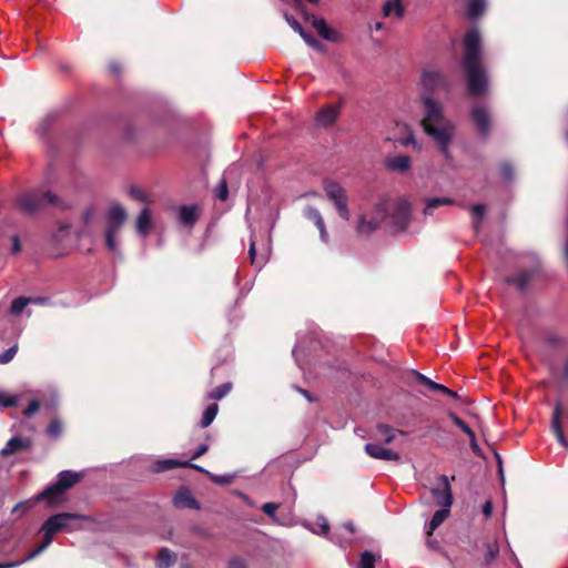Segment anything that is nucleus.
<instances>
[{
  "instance_id": "f257e3e1",
  "label": "nucleus",
  "mask_w": 568,
  "mask_h": 568,
  "mask_svg": "<svg viewBox=\"0 0 568 568\" xmlns=\"http://www.w3.org/2000/svg\"><path fill=\"white\" fill-rule=\"evenodd\" d=\"M464 55L462 65L467 77V89L471 95H483L487 91L488 81L486 71L481 67V45L479 31H468L463 40Z\"/></svg>"
},
{
  "instance_id": "f03ea898",
  "label": "nucleus",
  "mask_w": 568,
  "mask_h": 568,
  "mask_svg": "<svg viewBox=\"0 0 568 568\" xmlns=\"http://www.w3.org/2000/svg\"><path fill=\"white\" fill-rule=\"evenodd\" d=\"M422 102L424 105V118L422 120L424 131L434 139L444 156L448 158V145L453 136L454 125L444 118L442 105L433 98L425 95L422 98Z\"/></svg>"
},
{
  "instance_id": "7ed1b4c3",
  "label": "nucleus",
  "mask_w": 568,
  "mask_h": 568,
  "mask_svg": "<svg viewBox=\"0 0 568 568\" xmlns=\"http://www.w3.org/2000/svg\"><path fill=\"white\" fill-rule=\"evenodd\" d=\"M84 517L72 513H59L50 516L41 526L40 531L43 534V541L21 561L0 564V568H13L18 565L31 560L43 552L52 542L55 534L61 531H74L79 529L78 521Z\"/></svg>"
},
{
  "instance_id": "20e7f679",
  "label": "nucleus",
  "mask_w": 568,
  "mask_h": 568,
  "mask_svg": "<svg viewBox=\"0 0 568 568\" xmlns=\"http://www.w3.org/2000/svg\"><path fill=\"white\" fill-rule=\"evenodd\" d=\"M17 205L23 212L33 214L47 206L65 209L64 202L51 191L30 190L17 196Z\"/></svg>"
},
{
  "instance_id": "39448f33",
  "label": "nucleus",
  "mask_w": 568,
  "mask_h": 568,
  "mask_svg": "<svg viewBox=\"0 0 568 568\" xmlns=\"http://www.w3.org/2000/svg\"><path fill=\"white\" fill-rule=\"evenodd\" d=\"M128 219L126 210L119 203L112 204L105 213V229L103 232L106 248L119 253L121 230Z\"/></svg>"
},
{
  "instance_id": "423d86ee",
  "label": "nucleus",
  "mask_w": 568,
  "mask_h": 568,
  "mask_svg": "<svg viewBox=\"0 0 568 568\" xmlns=\"http://www.w3.org/2000/svg\"><path fill=\"white\" fill-rule=\"evenodd\" d=\"M438 479L440 483V487L433 489L432 493L434 498L436 499V503L443 506L444 508L435 511L429 524L426 526V534L428 536H430L433 531L437 527H439L443 524V521L448 517L449 507L453 504V495L448 477L446 475H442L439 476Z\"/></svg>"
},
{
  "instance_id": "0eeeda50",
  "label": "nucleus",
  "mask_w": 568,
  "mask_h": 568,
  "mask_svg": "<svg viewBox=\"0 0 568 568\" xmlns=\"http://www.w3.org/2000/svg\"><path fill=\"white\" fill-rule=\"evenodd\" d=\"M81 476L71 470H62L59 473L57 481L47 487L42 493L36 496L34 500L48 499L49 501H57L61 496L71 487H73Z\"/></svg>"
},
{
  "instance_id": "6e6552de",
  "label": "nucleus",
  "mask_w": 568,
  "mask_h": 568,
  "mask_svg": "<svg viewBox=\"0 0 568 568\" xmlns=\"http://www.w3.org/2000/svg\"><path fill=\"white\" fill-rule=\"evenodd\" d=\"M324 190L327 197L334 203V206L342 219L348 221L351 217L347 206V195L345 189L337 182H326Z\"/></svg>"
},
{
  "instance_id": "1a4fd4ad",
  "label": "nucleus",
  "mask_w": 568,
  "mask_h": 568,
  "mask_svg": "<svg viewBox=\"0 0 568 568\" xmlns=\"http://www.w3.org/2000/svg\"><path fill=\"white\" fill-rule=\"evenodd\" d=\"M387 211V203H378L375 206V215L372 219L367 220L366 216H362L359 219L356 227L357 232L359 234H369L373 231H375L381 224V222L386 217Z\"/></svg>"
},
{
  "instance_id": "9d476101",
  "label": "nucleus",
  "mask_w": 568,
  "mask_h": 568,
  "mask_svg": "<svg viewBox=\"0 0 568 568\" xmlns=\"http://www.w3.org/2000/svg\"><path fill=\"white\" fill-rule=\"evenodd\" d=\"M422 84L429 92L440 89H448L446 78L438 70L432 68L425 69L423 71Z\"/></svg>"
},
{
  "instance_id": "9b49d317",
  "label": "nucleus",
  "mask_w": 568,
  "mask_h": 568,
  "mask_svg": "<svg viewBox=\"0 0 568 568\" xmlns=\"http://www.w3.org/2000/svg\"><path fill=\"white\" fill-rule=\"evenodd\" d=\"M392 210V216L394 223L399 227L404 229L410 219V204L406 199L396 200L389 207Z\"/></svg>"
},
{
  "instance_id": "f8f14e48",
  "label": "nucleus",
  "mask_w": 568,
  "mask_h": 568,
  "mask_svg": "<svg viewBox=\"0 0 568 568\" xmlns=\"http://www.w3.org/2000/svg\"><path fill=\"white\" fill-rule=\"evenodd\" d=\"M365 452L368 456L381 460L398 462L400 456L398 453L384 447L379 443H368L365 445Z\"/></svg>"
},
{
  "instance_id": "ddd939ff",
  "label": "nucleus",
  "mask_w": 568,
  "mask_h": 568,
  "mask_svg": "<svg viewBox=\"0 0 568 568\" xmlns=\"http://www.w3.org/2000/svg\"><path fill=\"white\" fill-rule=\"evenodd\" d=\"M31 439L30 438H22L20 436H14L10 438L6 446L0 450V456L7 457L10 455H13L20 450L28 449L31 447Z\"/></svg>"
},
{
  "instance_id": "4468645a",
  "label": "nucleus",
  "mask_w": 568,
  "mask_h": 568,
  "mask_svg": "<svg viewBox=\"0 0 568 568\" xmlns=\"http://www.w3.org/2000/svg\"><path fill=\"white\" fill-rule=\"evenodd\" d=\"M562 407L560 402H557L554 407L551 429L560 445L568 448V440L566 439L561 427Z\"/></svg>"
},
{
  "instance_id": "2eb2a0df",
  "label": "nucleus",
  "mask_w": 568,
  "mask_h": 568,
  "mask_svg": "<svg viewBox=\"0 0 568 568\" xmlns=\"http://www.w3.org/2000/svg\"><path fill=\"white\" fill-rule=\"evenodd\" d=\"M471 118L476 123L481 135L486 136L489 132V113L483 105H476L471 110Z\"/></svg>"
},
{
  "instance_id": "dca6fc26",
  "label": "nucleus",
  "mask_w": 568,
  "mask_h": 568,
  "mask_svg": "<svg viewBox=\"0 0 568 568\" xmlns=\"http://www.w3.org/2000/svg\"><path fill=\"white\" fill-rule=\"evenodd\" d=\"M339 114V106L337 105H325L321 108L316 114L315 121L320 126H328L333 124Z\"/></svg>"
},
{
  "instance_id": "f3484780",
  "label": "nucleus",
  "mask_w": 568,
  "mask_h": 568,
  "mask_svg": "<svg viewBox=\"0 0 568 568\" xmlns=\"http://www.w3.org/2000/svg\"><path fill=\"white\" fill-rule=\"evenodd\" d=\"M306 20L312 23L318 34L328 41L336 40V33L327 26L324 19L316 18L314 14H306Z\"/></svg>"
},
{
  "instance_id": "a211bd4d",
  "label": "nucleus",
  "mask_w": 568,
  "mask_h": 568,
  "mask_svg": "<svg viewBox=\"0 0 568 568\" xmlns=\"http://www.w3.org/2000/svg\"><path fill=\"white\" fill-rule=\"evenodd\" d=\"M153 222L149 207H144L136 217L135 227L140 236L145 237L152 230Z\"/></svg>"
},
{
  "instance_id": "6ab92c4d",
  "label": "nucleus",
  "mask_w": 568,
  "mask_h": 568,
  "mask_svg": "<svg viewBox=\"0 0 568 568\" xmlns=\"http://www.w3.org/2000/svg\"><path fill=\"white\" fill-rule=\"evenodd\" d=\"M187 465H191V462L173 458L159 459L152 465L151 470L153 473H163L178 467H186Z\"/></svg>"
},
{
  "instance_id": "aec40b11",
  "label": "nucleus",
  "mask_w": 568,
  "mask_h": 568,
  "mask_svg": "<svg viewBox=\"0 0 568 568\" xmlns=\"http://www.w3.org/2000/svg\"><path fill=\"white\" fill-rule=\"evenodd\" d=\"M173 503L179 508H199L196 500L192 497V494L187 488L179 489L173 498Z\"/></svg>"
},
{
  "instance_id": "412c9836",
  "label": "nucleus",
  "mask_w": 568,
  "mask_h": 568,
  "mask_svg": "<svg viewBox=\"0 0 568 568\" xmlns=\"http://www.w3.org/2000/svg\"><path fill=\"white\" fill-rule=\"evenodd\" d=\"M385 166L393 172H406L410 168V159L407 155H397L386 160Z\"/></svg>"
},
{
  "instance_id": "4be33fe9",
  "label": "nucleus",
  "mask_w": 568,
  "mask_h": 568,
  "mask_svg": "<svg viewBox=\"0 0 568 568\" xmlns=\"http://www.w3.org/2000/svg\"><path fill=\"white\" fill-rule=\"evenodd\" d=\"M384 17H395L402 19L404 16V7L400 0H388L383 7Z\"/></svg>"
},
{
  "instance_id": "5701e85b",
  "label": "nucleus",
  "mask_w": 568,
  "mask_h": 568,
  "mask_svg": "<svg viewBox=\"0 0 568 568\" xmlns=\"http://www.w3.org/2000/svg\"><path fill=\"white\" fill-rule=\"evenodd\" d=\"M179 220L184 225H193L197 220V207L182 206L179 211Z\"/></svg>"
},
{
  "instance_id": "b1692460",
  "label": "nucleus",
  "mask_w": 568,
  "mask_h": 568,
  "mask_svg": "<svg viewBox=\"0 0 568 568\" xmlns=\"http://www.w3.org/2000/svg\"><path fill=\"white\" fill-rule=\"evenodd\" d=\"M176 560V556L168 548H162L156 556V568H170Z\"/></svg>"
},
{
  "instance_id": "393cba45",
  "label": "nucleus",
  "mask_w": 568,
  "mask_h": 568,
  "mask_svg": "<svg viewBox=\"0 0 568 568\" xmlns=\"http://www.w3.org/2000/svg\"><path fill=\"white\" fill-rule=\"evenodd\" d=\"M414 373L416 375L417 382L419 384L424 385L425 387H427L428 389L434 390V392H439L443 394L449 392V388L446 387L445 385L438 384V383L432 381L430 378L423 375L422 373H418V372H414Z\"/></svg>"
},
{
  "instance_id": "a878e982",
  "label": "nucleus",
  "mask_w": 568,
  "mask_h": 568,
  "mask_svg": "<svg viewBox=\"0 0 568 568\" xmlns=\"http://www.w3.org/2000/svg\"><path fill=\"white\" fill-rule=\"evenodd\" d=\"M531 274L532 273L530 271L519 272L516 275L508 278V283L515 285L518 290L523 291L528 286L531 280Z\"/></svg>"
},
{
  "instance_id": "bb28decb",
  "label": "nucleus",
  "mask_w": 568,
  "mask_h": 568,
  "mask_svg": "<svg viewBox=\"0 0 568 568\" xmlns=\"http://www.w3.org/2000/svg\"><path fill=\"white\" fill-rule=\"evenodd\" d=\"M453 199L448 196L443 197H432L426 201V206L424 210L425 215H432L434 210L442 205H450L453 204Z\"/></svg>"
},
{
  "instance_id": "cd10ccee",
  "label": "nucleus",
  "mask_w": 568,
  "mask_h": 568,
  "mask_svg": "<svg viewBox=\"0 0 568 568\" xmlns=\"http://www.w3.org/2000/svg\"><path fill=\"white\" fill-rule=\"evenodd\" d=\"M32 301L31 297L23 296L14 298L9 310L10 314L13 316L20 315Z\"/></svg>"
},
{
  "instance_id": "c85d7f7f",
  "label": "nucleus",
  "mask_w": 568,
  "mask_h": 568,
  "mask_svg": "<svg viewBox=\"0 0 568 568\" xmlns=\"http://www.w3.org/2000/svg\"><path fill=\"white\" fill-rule=\"evenodd\" d=\"M217 412H219V406L217 404H211L206 407V409L204 410L203 413V416H202V419H201V423H200V426L202 428H206L209 427L213 420L215 419L216 415H217Z\"/></svg>"
},
{
  "instance_id": "c756f323",
  "label": "nucleus",
  "mask_w": 568,
  "mask_h": 568,
  "mask_svg": "<svg viewBox=\"0 0 568 568\" xmlns=\"http://www.w3.org/2000/svg\"><path fill=\"white\" fill-rule=\"evenodd\" d=\"M486 0H469L467 6V12L470 18H477L481 16L486 9Z\"/></svg>"
},
{
  "instance_id": "7c9ffc66",
  "label": "nucleus",
  "mask_w": 568,
  "mask_h": 568,
  "mask_svg": "<svg viewBox=\"0 0 568 568\" xmlns=\"http://www.w3.org/2000/svg\"><path fill=\"white\" fill-rule=\"evenodd\" d=\"M396 434H402V433L398 430L392 429L388 426L383 425V424L377 426V436H379L381 440H383L386 444L394 440Z\"/></svg>"
},
{
  "instance_id": "2f4dec72",
  "label": "nucleus",
  "mask_w": 568,
  "mask_h": 568,
  "mask_svg": "<svg viewBox=\"0 0 568 568\" xmlns=\"http://www.w3.org/2000/svg\"><path fill=\"white\" fill-rule=\"evenodd\" d=\"M232 389L231 383H224L220 386H217L215 389H213L207 397L211 399L220 400L223 397H225Z\"/></svg>"
},
{
  "instance_id": "473e14b6",
  "label": "nucleus",
  "mask_w": 568,
  "mask_h": 568,
  "mask_svg": "<svg viewBox=\"0 0 568 568\" xmlns=\"http://www.w3.org/2000/svg\"><path fill=\"white\" fill-rule=\"evenodd\" d=\"M376 557L372 551L365 550L361 555L357 568H375Z\"/></svg>"
},
{
  "instance_id": "72a5a7b5",
  "label": "nucleus",
  "mask_w": 568,
  "mask_h": 568,
  "mask_svg": "<svg viewBox=\"0 0 568 568\" xmlns=\"http://www.w3.org/2000/svg\"><path fill=\"white\" fill-rule=\"evenodd\" d=\"M485 548H486L485 561L488 565V564L493 562L495 560V558L498 556L499 547H498V544L496 541H494V542H487L485 545Z\"/></svg>"
},
{
  "instance_id": "f704fd0d",
  "label": "nucleus",
  "mask_w": 568,
  "mask_h": 568,
  "mask_svg": "<svg viewBox=\"0 0 568 568\" xmlns=\"http://www.w3.org/2000/svg\"><path fill=\"white\" fill-rule=\"evenodd\" d=\"M449 418L452 422L460 428L462 432H464L468 437H473V429L462 419L459 416H457L455 413L450 412L448 413Z\"/></svg>"
},
{
  "instance_id": "c9c22d12",
  "label": "nucleus",
  "mask_w": 568,
  "mask_h": 568,
  "mask_svg": "<svg viewBox=\"0 0 568 568\" xmlns=\"http://www.w3.org/2000/svg\"><path fill=\"white\" fill-rule=\"evenodd\" d=\"M304 214L315 225H320L324 222L320 211L315 207H312V206L306 207L304 211Z\"/></svg>"
},
{
  "instance_id": "e433bc0d",
  "label": "nucleus",
  "mask_w": 568,
  "mask_h": 568,
  "mask_svg": "<svg viewBox=\"0 0 568 568\" xmlns=\"http://www.w3.org/2000/svg\"><path fill=\"white\" fill-rule=\"evenodd\" d=\"M214 195H215L216 199H219L221 201H225L227 199V196H229V187H227V182H226L225 179H222L220 181V183L215 187Z\"/></svg>"
},
{
  "instance_id": "4c0bfd02",
  "label": "nucleus",
  "mask_w": 568,
  "mask_h": 568,
  "mask_svg": "<svg viewBox=\"0 0 568 568\" xmlns=\"http://www.w3.org/2000/svg\"><path fill=\"white\" fill-rule=\"evenodd\" d=\"M17 352H18V344H14L11 347H9L8 349H6L4 352H2L0 354V364L4 365V364L10 363L14 358Z\"/></svg>"
},
{
  "instance_id": "58836bf2",
  "label": "nucleus",
  "mask_w": 568,
  "mask_h": 568,
  "mask_svg": "<svg viewBox=\"0 0 568 568\" xmlns=\"http://www.w3.org/2000/svg\"><path fill=\"white\" fill-rule=\"evenodd\" d=\"M18 404V397L0 390V405L3 407H13Z\"/></svg>"
},
{
  "instance_id": "ea45409f",
  "label": "nucleus",
  "mask_w": 568,
  "mask_h": 568,
  "mask_svg": "<svg viewBox=\"0 0 568 568\" xmlns=\"http://www.w3.org/2000/svg\"><path fill=\"white\" fill-rule=\"evenodd\" d=\"M47 433L50 437L58 438L62 434V425L60 420H51L48 425Z\"/></svg>"
},
{
  "instance_id": "a19ab883",
  "label": "nucleus",
  "mask_w": 568,
  "mask_h": 568,
  "mask_svg": "<svg viewBox=\"0 0 568 568\" xmlns=\"http://www.w3.org/2000/svg\"><path fill=\"white\" fill-rule=\"evenodd\" d=\"M485 211H486V207L483 204H475L471 207V213H473V215L475 217V220H474V227L476 230L479 227V223H480L481 217L484 216Z\"/></svg>"
},
{
  "instance_id": "79ce46f5",
  "label": "nucleus",
  "mask_w": 568,
  "mask_h": 568,
  "mask_svg": "<svg viewBox=\"0 0 568 568\" xmlns=\"http://www.w3.org/2000/svg\"><path fill=\"white\" fill-rule=\"evenodd\" d=\"M284 18L286 20V22L288 23V26L295 31L297 32L298 34H301L304 29L302 27V24L291 14H288L287 12L284 13Z\"/></svg>"
},
{
  "instance_id": "37998d69",
  "label": "nucleus",
  "mask_w": 568,
  "mask_h": 568,
  "mask_svg": "<svg viewBox=\"0 0 568 568\" xmlns=\"http://www.w3.org/2000/svg\"><path fill=\"white\" fill-rule=\"evenodd\" d=\"M316 526L318 527V529L313 530L315 534H322V535L328 534L329 526H328L327 519L325 517H318L316 520Z\"/></svg>"
},
{
  "instance_id": "c03bdc74",
  "label": "nucleus",
  "mask_w": 568,
  "mask_h": 568,
  "mask_svg": "<svg viewBox=\"0 0 568 568\" xmlns=\"http://www.w3.org/2000/svg\"><path fill=\"white\" fill-rule=\"evenodd\" d=\"M501 178L505 181H510L514 178V169L509 163H503L500 168Z\"/></svg>"
},
{
  "instance_id": "a18cd8bd",
  "label": "nucleus",
  "mask_w": 568,
  "mask_h": 568,
  "mask_svg": "<svg viewBox=\"0 0 568 568\" xmlns=\"http://www.w3.org/2000/svg\"><path fill=\"white\" fill-rule=\"evenodd\" d=\"M39 410V402L37 399H32L29 405L24 408L23 415L27 417H31Z\"/></svg>"
},
{
  "instance_id": "49530a36",
  "label": "nucleus",
  "mask_w": 568,
  "mask_h": 568,
  "mask_svg": "<svg viewBox=\"0 0 568 568\" xmlns=\"http://www.w3.org/2000/svg\"><path fill=\"white\" fill-rule=\"evenodd\" d=\"M280 505L275 503H265L262 506V510L264 514H266L270 517H274L276 510L278 509Z\"/></svg>"
},
{
  "instance_id": "de8ad7c7",
  "label": "nucleus",
  "mask_w": 568,
  "mask_h": 568,
  "mask_svg": "<svg viewBox=\"0 0 568 568\" xmlns=\"http://www.w3.org/2000/svg\"><path fill=\"white\" fill-rule=\"evenodd\" d=\"M130 195L138 200V201H141V202H145L146 201V195L144 194V192L142 190H140L139 187H131L130 191H129Z\"/></svg>"
},
{
  "instance_id": "09e8293b",
  "label": "nucleus",
  "mask_w": 568,
  "mask_h": 568,
  "mask_svg": "<svg viewBox=\"0 0 568 568\" xmlns=\"http://www.w3.org/2000/svg\"><path fill=\"white\" fill-rule=\"evenodd\" d=\"M469 444H470V448H471L473 453L477 456H480L481 449L479 448V446L477 444L475 433L473 434V437H469Z\"/></svg>"
},
{
  "instance_id": "8fccbe9b",
  "label": "nucleus",
  "mask_w": 568,
  "mask_h": 568,
  "mask_svg": "<svg viewBox=\"0 0 568 568\" xmlns=\"http://www.w3.org/2000/svg\"><path fill=\"white\" fill-rule=\"evenodd\" d=\"M209 450V446L206 444H201L196 450L192 455V459H196L200 456L204 455Z\"/></svg>"
},
{
  "instance_id": "3c124183",
  "label": "nucleus",
  "mask_w": 568,
  "mask_h": 568,
  "mask_svg": "<svg viewBox=\"0 0 568 568\" xmlns=\"http://www.w3.org/2000/svg\"><path fill=\"white\" fill-rule=\"evenodd\" d=\"M316 227L320 231L321 240L326 243L328 241V234L325 227V223L323 222L322 224L316 225Z\"/></svg>"
},
{
  "instance_id": "603ef678",
  "label": "nucleus",
  "mask_w": 568,
  "mask_h": 568,
  "mask_svg": "<svg viewBox=\"0 0 568 568\" xmlns=\"http://www.w3.org/2000/svg\"><path fill=\"white\" fill-rule=\"evenodd\" d=\"M493 513V503L490 500H487L483 506V514L486 518L490 517Z\"/></svg>"
},
{
  "instance_id": "864d4df0",
  "label": "nucleus",
  "mask_w": 568,
  "mask_h": 568,
  "mask_svg": "<svg viewBox=\"0 0 568 568\" xmlns=\"http://www.w3.org/2000/svg\"><path fill=\"white\" fill-rule=\"evenodd\" d=\"M399 143L404 146H407L409 144H412L413 146H416V144H417L415 138L412 134H409L408 136H406L404 139H400Z\"/></svg>"
},
{
  "instance_id": "5fc2aeb1",
  "label": "nucleus",
  "mask_w": 568,
  "mask_h": 568,
  "mask_svg": "<svg viewBox=\"0 0 568 568\" xmlns=\"http://www.w3.org/2000/svg\"><path fill=\"white\" fill-rule=\"evenodd\" d=\"M229 568H246V566L241 559L235 558L229 562Z\"/></svg>"
},
{
  "instance_id": "6e6d98bb",
  "label": "nucleus",
  "mask_w": 568,
  "mask_h": 568,
  "mask_svg": "<svg viewBox=\"0 0 568 568\" xmlns=\"http://www.w3.org/2000/svg\"><path fill=\"white\" fill-rule=\"evenodd\" d=\"M212 479L214 483L224 485L230 481L231 476H213Z\"/></svg>"
},
{
  "instance_id": "4d7b16f0",
  "label": "nucleus",
  "mask_w": 568,
  "mask_h": 568,
  "mask_svg": "<svg viewBox=\"0 0 568 568\" xmlns=\"http://www.w3.org/2000/svg\"><path fill=\"white\" fill-rule=\"evenodd\" d=\"M20 250H21L20 241H19L18 236H13V239H12V252L13 253H18V252H20Z\"/></svg>"
},
{
  "instance_id": "13d9d810",
  "label": "nucleus",
  "mask_w": 568,
  "mask_h": 568,
  "mask_svg": "<svg viewBox=\"0 0 568 568\" xmlns=\"http://www.w3.org/2000/svg\"><path fill=\"white\" fill-rule=\"evenodd\" d=\"M310 47L318 50V51H323L324 50V45L316 39H312V42H310Z\"/></svg>"
},
{
  "instance_id": "bf43d9fd",
  "label": "nucleus",
  "mask_w": 568,
  "mask_h": 568,
  "mask_svg": "<svg viewBox=\"0 0 568 568\" xmlns=\"http://www.w3.org/2000/svg\"><path fill=\"white\" fill-rule=\"evenodd\" d=\"M310 47L318 50V51H323L324 50V45L316 39H312V42H310Z\"/></svg>"
},
{
  "instance_id": "052dcab7",
  "label": "nucleus",
  "mask_w": 568,
  "mask_h": 568,
  "mask_svg": "<svg viewBox=\"0 0 568 568\" xmlns=\"http://www.w3.org/2000/svg\"><path fill=\"white\" fill-rule=\"evenodd\" d=\"M28 508V501H21V503H18L13 509H12V514L20 510V509H23V511H26V509Z\"/></svg>"
},
{
  "instance_id": "680f3d73",
  "label": "nucleus",
  "mask_w": 568,
  "mask_h": 568,
  "mask_svg": "<svg viewBox=\"0 0 568 568\" xmlns=\"http://www.w3.org/2000/svg\"><path fill=\"white\" fill-rule=\"evenodd\" d=\"M93 213H94V212H93V210H87V211L83 213V222H84L85 224H88V223L91 221V219H92V216H93Z\"/></svg>"
},
{
  "instance_id": "e2e57ef3",
  "label": "nucleus",
  "mask_w": 568,
  "mask_h": 568,
  "mask_svg": "<svg viewBox=\"0 0 568 568\" xmlns=\"http://www.w3.org/2000/svg\"><path fill=\"white\" fill-rule=\"evenodd\" d=\"M560 378L561 379H567L568 378V359L564 363L562 372L560 374Z\"/></svg>"
},
{
  "instance_id": "0e129e2a",
  "label": "nucleus",
  "mask_w": 568,
  "mask_h": 568,
  "mask_svg": "<svg viewBox=\"0 0 568 568\" xmlns=\"http://www.w3.org/2000/svg\"><path fill=\"white\" fill-rule=\"evenodd\" d=\"M304 41L310 45V42H312V39H315L312 34L307 33L305 30L300 34Z\"/></svg>"
},
{
  "instance_id": "69168bd1",
  "label": "nucleus",
  "mask_w": 568,
  "mask_h": 568,
  "mask_svg": "<svg viewBox=\"0 0 568 568\" xmlns=\"http://www.w3.org/2000/svg\"><path fill=\"white\" fill-rule=\"evenodd\" d=\"M343 528L348 532V535H353L355 531L354 525L352 523L344 524Z\"/></svg>"
},
{
  "instance_id": "338daca9",
  "label": "nucleus",
  "mask_w": 568,
  "mask_h": 568,
  "mask_svg": "<svg viewBox=\"0 0 568 568\" xmlns=\"http://www.w3.org/2000/svg\"><path fill=\"white\" fill-rule=\"evenodd\" d=\"M248 253H250L252 263H255V245H254V243H251Z\"/></svg>"
},
{
  "instance_id": "774afa93",
  "label": "nucleus",
  "mask_w": 568,
  "mask_h": 568,
  "mask_svg": "<svg viewBox=\"0 0 568 568\" xmlns=\"http://www.w3.org/2000/svg\"><path fill=\"white\" fill-rule=\"evenodd\" d=\"M296 389H297L301 394H303V395L307 398V400H308V402H312V400H313V398H312V396H311L310 392H307V390H305V389H302V388H300V387H297Z\"/></svg>"
}]
</instances>
